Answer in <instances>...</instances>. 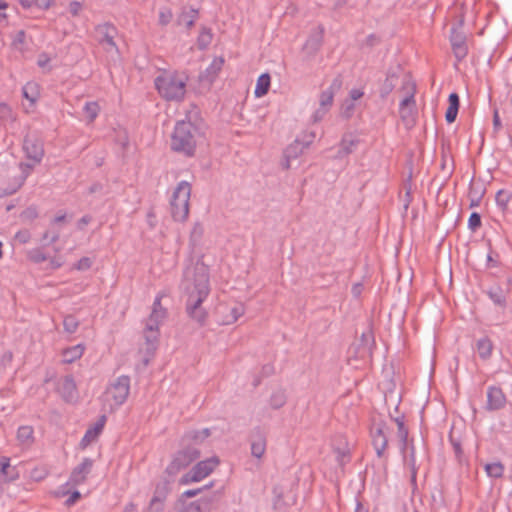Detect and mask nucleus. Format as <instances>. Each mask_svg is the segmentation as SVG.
Listing matches in <instances>:
<instances>
[{"label": "nucleus", "mask_w": 512, "mask_h": 512, "mask_svg": "<svg viewBox=\"0 0 512 512\" xmlns=\"http://www.w3.org/2000/svg\"><path fill=\"white\" fill-rule=\"evenodd\" d=\"M286 403V394L283 390H277L270 397V406L273 409H279Z\"/></svg>", "instance_id": "58836bf2"}, {"label": "nucleus", "mask_w": 512, "mask_h": 512, "mask_svg": "<svg viewBox=\"0 0 512 512\" xmlns=\"http://www.w3.org/2000/svg\"><path fill=\"white\" fill-rule=\"evenodd\" d=\"M200 457V451L195 445H187L179 450L172 458L170 464L166 467L167 476L175 478V476L183 469L188 467L192 462Z\"/></svg>", "instance_id": "39448f33"}, {"label": "nucleus", "mask_w": 512, "mask_h": 512, "mask_svg": "<svg viewBox=\"0 0 512 512\" xmlns=\"http://www.w3.org/2000/svg\"><path fill=\"white\" fill-rule=\"evenodd\" d=\"M210 434L211 432L210 429L208 428H204L201 430H190L184 434L182 438V443H187L188 445H190V442H193L194 444H198L204 441L206 438H208Z\"/></svg>", "instance_id": "4be33fe9"}, {"label": "nucleus", "mask_w": 512, "mask_h": 512, "mask_svg": "<svg viewBox=\"0 0 512 512\" xmlns=\"http://www.w3.org/2000/svg\"><path fill=\"white\" fill-rule=\"evenodd\" d=\"M493 343L488 337H482L476 342V350L482 360H488L493 351Z\"/></svg>", "instance_id": "b1692460"}, {"label": "nucleus", "mask_w": 512, "mask_h": 512, "mask_svg": "<svg viewBox=\"0 0 512 512\" xmlns=\"http://www.w3.org/2000/svg\"><path fill=\"white\" fill-rule=\"evenodd\" d=\"M92 466L93 460L90 458H84L82 462L72 470L70 481L75 485L83 483L86 480L87 475L91 472Z\"/></svg>", "instance_id": "4468645a"}, {"label": "nucleus", "mask_w": 512, "mask_h": 512, "mask_svg": "<svg viewBox=\"0 0 512 512\" xmlns=\"http://www.w3.org/2000/svg\"><path fill=\"white\" fill-rule=\"evenodd\" d=\"M22 95L32 104H34L39 97L38 84L35 82H27L22 88Z\"/></svg>", "instance_id": "473e14b6"}, {"label": "nucleus", "mask_w": 512, "mask_h": 512, "mask_svg": "<svg viewBox=\"0 0 512 512\" xmlns=\"http://www.w3.org/2000/svg\"><path fill=\"white\" fill-rule=\"evenodd\" d=\"M17 440L22 445H30L34 441V429L32 426L23 425L17 430Z\"/></svg>", "instance_id": "c85d7f7f"}, {"label": "nucleus", "mask_w": 512, "mask_h": 512, "mask_svg": "<svg viewBox=\"0 0 512 512\" xmlns=\"http://www.w3.org/2000/svg\"><path fill=\"white\" fill-rule=\"evenodd\" d=\"M197 128L186 120L178 121L171 137V148L186 156H193L196 148Z\"/></svg>", "instance_id": "f03ea898"}, {"label": "nucleus", "mask_w": 512, "mask_h": 512, "mask_svg": "<svg viewBox=\"0 0 512 512\" xmlns=\"http://www.w3.org/2000/svg\"><path fill=\"white\" fill-rule=\"evenodd\" d=\"M198 15L199 12L197 9H183L180 15L178 16L177 22L179 25L184 24L188 29H190L195 24Z\"/></svg>", "instance_id": "bb28decb"}, {"label": "nucleus", "mask_w": 512, "mask_h": 512, "mask_svg": "<svg viewBox=\"0 0 512 512\" xmlns=\"http://www.w3.org/2000/svg\"><path fill=\"white\" fill-rule=\"evenodd\" d=\"M181 289L187 295L186 311L189 317L203 325L207 312L201 304L210 293L208 267L201 261L187 266L183 272Z\"/></svg>", "instance_id": "f257e3e1"}, {"label": "nucleus", "mask_w": 512, "mask_h": 512, "mask_svg": "<svg viewBox=\"0 0 512 512\" xmlns=\"http://www.w3.org/2000/svg\"><path fill=\"white\" fill-rule=\"evenodd\" d=\"M159 325L160 323L158 321L149 316L144 330V339L146 344V357L144 359L145 365L149 363L150 357L154 355V352L157 348L159 338Z\"/></svg>", "instance_id": "6e6552de"}, {"label": "nucleus", "mask_w": 512, "mask_h": 512, "mask_svg": "<svg viewBox=\"0 0 512 512\" xmlns=\"http://www.w3.org/2000/svg\"><path fill=\"white\" fill-rule=\"evenodd\" d=\"M159 94L168 101H180L186 92V78L177 73H163L155 79Z\"/></svg>", "instance_id": "7ed1b4c3"}, {"label": "nucleus", "mask_w": 512, "mask_h": 512, "mask_svg": "<svg viewBox=\"0 0 512 512\" xmlns=\"http://www.w3.org/2000/svg\"><path fill=\"white\" fill-rule=\"evenodd\" d=\"M303 151L304 149H302L300 139H295V141L286 148L285 155L288 159L297 158L300 154L303 153Z\"/></svg>", "instance_id": "37998d69"}, {"label": "nucleus", "mask_w": 512, "mask_h": 512, "mask_svg": "<svg viewBox=\"0 0 512 512\" xmlns=\"http://www.w3.org/2000/svg\"><path fill=\"white\" fill-rule=\"evenodd\" d=\"M486 294L495 305H498L500 307L506 306V297L503 289L500 286L489 288Z\"/></svg>", "instance_id": "7c9ffc66"}, {"label": "nucleus", "mask_w": 512, "mask_h": 512, "mask_svg": "<svg viewBox=\"0 0 512 512\" xmlns=\"http://www.w3.org/2000/svg\"><path fill=\"white\" fill-rule=\"evenodd\" d=\"M191 196V184L180 181L173 191L170 201L171 215L175 221L183 222L189 215V201Z\"/></svg>", "instance_id": "20e7f679"}, {"label": "nucleus", "mask_w": 512, "mask_h": 512, "mask_svg": "<svg viewBox=\"0 0 512 512\" xmlns=\"http://www.w3.org/2000/svg\"><path fill=\"white\" fill-rule=\"evenodd\" d=\"M403 89L407 90V95L400 102L399 108L407 109V108L415 107L416 106L415 98H414L415 91H416L415 85L410 83L409 81H406L403 84Z\"/></svg>", "instance_id": "cd10ccee"}, {"label": "nucleus", "mask_w": 512, "mask_h": 512, "mask_svg": "<svg viewBox=\"0 0 512 512\" xmlns=\"http://www.w3.org/2000/svg\"><path fill=\"white\" fill-rule=\"evenodd\" d=\"M211 486H212V483H210L209 485H205V486H203L201 488L186 490L185 492H183L182 496L183 497H187V498L195 497L199 493H201L203 490H205L207 488H210Z\"/></svg>", "instance_id": "0e129e2a"}, {"label": "nucleus", "mask_w": 512, "mask_h": 512, "mask_svg": "<svg viewBox=\"0 0 512 512\" xmlns=\"http://www.w3.org/2000/svg\"><path fill=\"white\" fill-rule=\"evenodd\" d=\"M355 111V103L350 100L344 101L341 108V116L345 119H350Z\"/></svg>", "instance_id": "3c124183"}, {"label": "nucleus", "mask_w": 512, "mask_h": 512, "mask_svg": "<svg viewBox=\"0 0 512 512\" xmlns=\"http://www.w3.org/2000/svg\"><path fill=\"white\" fill-rule=\"evenodd\" d=\"M487 401L485 409L487 411H497L502 409L506 404V396L502 389L498 386H489L487 388Z\"/></svg>", "instance_id": "ddd939ff"}, {"label": "nucleus", "mask_w": 512, "mask_h": 512, "mask_svg": "<svg viewBox=\"0 0 512 512\" xmlns=\"http://www.w3.org/2000/svg\"><path fill=\"white\" fill-rule=\"evenodd\" d=\"M105 422L106 416L102 415L92 427L86 430L80 442V445L83 448L87 447L90 443H92L98 438V436L100 435L104 428Z\"/></svg>", "instance_id": "f3484780"}, {"label": "nucleus", "mask_w": 512, "mask_h": 512, "mask_svg": "<svg viewBox=\"0 0 512 512\" xmlns=\"http://www.w3.org/2000/svg\"><path fill=\"white\" fill-rule=\"evenodd\" d=\"M449 106L445 113V119L447 123H453L458 115L459 106H460V98L459 95L455 92L451 93L448 97Z\"/></svg>", "instance_id": "412c9836"}, {"label": "nucleus", "mask_w": 512, "mask_h": 512, "mask_svg": "<svg viewBox=\"0 0 512 512\" xmlns=\"http://www.w3.org/2000/svg\"><path fill=\"white\" fill-rule=\"evenodd\" d=\"M271 77L268 73L261 74L256 83L254 94L256 97L266 95L270 88Z\"/></svg>", "instance_id": "c756f323"}, {"label": "nucleus", "mask_w": 512, "mask_h": 512, "mask_svg": "<svg viewBox=\"0 0 512 512\" xmlns=\"http://www.w3.org/2000/svg\"><path fill=\"white\" fill-rule=\"evenodd\" d=\"M84 350L85 347L82 344L66 348L62 353L63 362L67 364L73 363L82 357Z\"/></svg>", "instance_id": "393cba45"}, {"label": "nucleus", "mask_w": 512, "mask_h": 512, "mask_svg": "<svg viewBox=\"0 0 512 512\" xmlns=\"http://www.w3.org/2000/svg\"><path fill=\"white\" fill-rule=\"evenodd\" d=\"M28 259L39 264L46 261L47 256L40 248H33L28 251Z\"/></svg>", "instance_id": "09e8293b"}, {"label": "nucleus", "mask_w": 512, "mask_h": 512, "mask_svg": "<svg viewBox=\"0 0 512 512\" xmlns=\"http://www.w3.org/2000/svg\"><path fill=\"white\" fill-rule=\"evenodd\" d=\"M360 140L353 136L352 134H345L343 135L340 144L339 149L337 152V158H343L352 152L357 148Z\"/></svg>", "instance_id": "a211bd4d"}, {"label": "nucleus", "mask_w": 512, "mask_h": 512, "mask_svg": "<svg viewBox=\"0 0 512 512\" xmlns=\"http://www.w3.org/2000/svg\"><path fill=\"white\" fill-rule=\"evenodd\" d=\"M173 14L169 8H162L159 11V24L166 26L172 20Z\"/></svg>", "instance_id": "4d7b16f0"}, {"label": "nucleus", "mask_w": 512, "mask_h": 512, "mask_svg": "<svg viewBox=\"0 0 512 512\" xmlns=\"http://www.w3.org/2000/svg\"><path fill=\"white\" fill-rule=\"evenodd\" d=\"M396 75L395 74H388L384 82L382 83L380 87V96L381 98H386L395 88L396 85Z\"/></svg>", "instance_id": "72a5a7b5"}, {"label": "nucleus", "mask_w": 512, "mask_h": 512, "mask_svg": "<svg viewBox=\"0 0 512 512\" xmlns=\"http://www.w3.org/2000/svg\"><path fill=\"white\" fill-rule=\"evenodd\" d=\"M405 452H406V450L404 452H402L404 454V456H403L404 462L410 467L412 481H415L416 475H417V469H416V459H415L414 447L413 446L411 447V452L409 455H406Z\"/></svg>", "instance_id": "79ce46f5"}, {"label": "nucleus", "mask_w": 512, "mask_h": 512, "mask_svg": "<svg viewBox=\"0 0 512 512\" xmlns=\"http://www.w3.org/2000/svg\"><path fill=\"white\" fill-rule=\"evenodd\" d=\"M487 475L491 478H501L504 473V466L501 462L487 463L484 466Z\"/></svg>", "instance_id": "f704fd0d"}, {"label": "nucleus", "mask_w": 512, "mask_h": 512, "mask_svg": "<svg viewBox=\"0 0 512 512\" xmlns=\"http://www.w3.org/2000/svg\"><path fill=\"white\" fill-rule=\"evenodd\" d=\"M224 60L223 58H215L211 62V64L206 68L204 74L205 77L210 78L211 82L215 79L218 72L221 70L223 66Z\"/></svg>", "instance_id": "c9c22d12"}, {"label": "nucleus", "mask_w": 512, "mask_h": 512, "mask_svg": "<svg viewBox=\"0 0 512 512\" xmlns=\"http://www.w3.org/2000/svg\"><path fill=\"white\" fill-rule=\"evenodd\" d=\"M450 42L457 62H461L468 54L466 36L453 27L451 29Z\"/></svg>", "instance_id": "f8f14e48"}, {"label": "nucleus", "mask_w": 512, "mask_h": 512, "mask_svg": "<svg viewBox=\"0 0 512 512\" xmlns=\"http://www.w3.org/2000/svg\"><path fill=\"white\" fill-rule=\"evenodd\" d=\"M34 162L31 161V163L27 162H21L19 163V169L21 171V175L17 178L14 186L10 189L5 190V195H11L15 193L25 182L31 171L33 170Z\"/></svg>", "instance_id": "6ab92c4d"}, {"label": "nucleus", "mask_w": 512, "mask_h": 512, "mask_svg": "<svg viewBox=\"0 0 512 512\" xmlns=\"http://www.w3.org/2000/svg\"><path fill=\"white\" fill-rule=\"evenodd\" d=\"M361 345L365 352L370 353L375 345L374 337L371 331L363 332L361 335Z\"/></svg>", "instance_id": "49530a36"}, {"label": "nucleus", "mask_w": 512, "mask_h": 512, "mask_svg": "<svg viewBox=\"0 0 512 512\" xmlns=\"http://www.w3.org/2000/svg\"><path fill=\"white\" fill-rule=\"evenodd\" d=\"M481 224H482V222H481L480 214L477 212H472L468 219V228L472 232H475V231H477V229H479L481 227Z\"/></svg>", "instance_id": "603ef678"}, {"label": "nucleus", "mask_w": 512, "mask_h": 512, "mask_svg": "<svg viewBox=\"0 0 512 512\" xmlns=\"http://www.w3.org/2000/svg\"><path fill=\"white\" fill-rule=\"evenodd\" d=\"M213 39L212 30L208 27H202L197 37V48L201 51L206 50L211 44Z\"/></svg>", "instance_id": "2f4dec72"}, {"label": "nucleus", "mask_w": 512, "mask_h": 512, "mask_svg": "<svg viewBox=\"0 0 512 512\" xmlns=\"http://www.w3.org/2000/svg\"><path fill=\"white\" fill-rule=\"evenodd\" d=\"M96 32L98 34L99 43L107 52L114 51L116 54L119 53V49L114 40L118 31L114 25L110 23L100 24L96 27Z\"/></svg>", "instance_id": "1a4fd4ad"}, {"label": "nucleus", "mask_w": 512, "mask_h": 512, "mask_svg": "<svg viewBox=\"0 0 512 512\" xmlns=\"http://www.w3.org/2000/svg\"><path fill=\"white\" fill-rule=\"evenodd\" d=\"M415 107L403 109L399 108V114L401 119L406 122L407 124L413 122V113H414Z\"/></svg>", "instance_id": "bf43d9fd"}, {"label": "nucleus", "mask_w": 512, "mask_h": 512, "mask_svg": "<svg viewBox=\"0 0 512 512\" xmlns=\"http://www.w3.org/2000/svg\"><path fill=\"white\" fill-rule=\"evenodd\" d=\"M495 201L499 207L505 209L510 201V194L505 190H499L496 194Z\"/></svg>", "instance_id": "5fc2aeb1"}, {"label": "nucleus", "mask_w": 512, "mask_h": 512, "mask_svg": "<svg viewBox=\"0 0 512 512\" xmlns=\"http://www.w3.org/2000/svg\"><path fill=\"white\" fill-rule=\"evenodd\" d=\"M167 315V311L164 308L160 309H152V312L150 314V317H152L154 320L158 321L160 324L165 319Z\"/></svg>", "instance_id": "680f3d73"}, {"label": "nucleus", "mask_w": 512, "mask_h": 512, "mask_svg": "<svg viewBox=\"0 0 512 512\" xmlns=\"http://www.w3.org/2000/svg\"><path fill=\"white\" fill-rule=\"evenodd\" d=\"M244 314V307L241 304L235 305L230 308V313L227 316L226 320H224V324H232L236 322L239 317Z\"/></svg>", "instance_id": "c03bdc74"}, {"label": "nucleus", "mask_w": 512, "mask_h": 512, "mask_svg": "<svg viewBox=\"0 0 512 512\" xmlns=\"http://www.w3.org/2000/svg\"><path fill=\"white\" fill-rule=\"evenodd\" d=\"M83 111L87 116L88 122L91 123L97 118L100 107L96 101H90L85 103Z\"/></svg>", "instance_id": "e433bc0d"}, {"label": "nucleus", "mask_w": 512, "mask_h": 512, "mask_svg": "<svg viewBox=\"0 0 512 512\" xmlns=\"http://www.w3.org/2000/svg\"><path fill=\"white\" fill-rule=\"evenodd\" d=\"M63 327L67 333H75L79 327V321L73 315H67L63 320Z\"/></svg>", "instance_id": "a18cd8bd"}, {"label": "nucleus", "mask_w": 512, "mask_h": 512, "mask_svg": "<svg viewBox=\"0 0 512 512\" xmlns=\"http://www.w3.org/2000/svg\"><path fill=\"white\" fill-rule=\"evenodd\" d=\"M323 33L324 29L322 27H319L318 30H316L309 36L308 40L306 41V46H310L314 49H317L322 43Z\"/></svg>", "instance_id": "a19ab883"}, {"label": "nucleus", "mask_w": 512, "mask_h": 512, "mask_svg": "<svg viewBox=\"0 0 512 512\" xmlns=\"http://www.w3.org/2000/svg\"><path fill=\"white\" fill-rule=\"evenodd\" d=\"M10 467V459L7 457H2L0 459V478L1 477H8L5 482H11L18 478V473H15L13 475H9L8 468Z\"/></svg>", "instance_id": "ea45409f"}, {"label": "nucleus", "mask_w": 512, "mask_h": 512, "mask_svg": "<svg viewBox=\"0 0 512 512\" xmlns=\"http://www.w3.org/2000/svg\"><path fill=\"white\" fill-rule=\"evenodd\" d=\"M340 86L341 82L338 79H335L330 85V87L322 91L319 98V103L321 107L329 110L333 103L335 90L339 89Z\"/></svg>", "instance_id": "aec40b11"}, {"label": "nucleus", "mask_w": 512, "mask_h": 512, "mask_svg": "<svg viewBox=\"0 0 512 512\" xmlns=\"http://www.w3.org/2000/svg\"><path fill=\"white\" fill-rule=\"evenodd\" d=\"M218 463L219 460L216 457L198 462L189 472L180 478L179 483L182 485H188L192 482L201 481L213 472Z\"/></svg>", "instance_id": "423d86ee"}, {"label": "nucleus", "mask_w": 512, "mask_h": 512, "mask_svg": "<svg viewBox=\"0 0 512 512\" xmlns=\"http://www.w3.org/2000/svg\"><path fill=\"white\" fill-rule=\"evenodd\" d=\"M397 425V436L401 442V451L404 452L408 447V429L405 425L404 415L392 418Z\"/></svg>", "instance_id": "5701e85b"}, {"label": "nucleus", "mask_w": 512, "mask_h": 512, "mask_svg": "<svg viewBox=\"0 0 512 512\" xmlns=\"http://www.w3.org/2000/svg\"><path fill=\"white\" fill-rule=\"evenodd\" d=\"M23 151L28 160L39 164L45 154L43 140L36 134H27L23 140Z\"/></svg>", "instance_id": "0eeeda50"}, {"label": "nucleus", "mask_w": 512, "mask_h": 512, "mask_svg": "<svg viewBox=\"0 0 512 512\" xmlns=\"http://www.w3.org/2000/svg\"><path fill=\"white\" fill-rule=\"evenodd\" d=\"M164 505L165 504H163V503L156 502V501L154 502L153 500H150L149 506H148L146 512H163Z\"/></svg>", "instance_id": "69168bd1"}, {"label": "nucleus", "mask_w": 512, "mask_h": 512, "mask_svg": "<svg viewBox=\"0 0 512 512\" xmlns=\"http://www.w3.org/2000/svg\"><path fill=\"white\" fill-rule=\"evenodd\" d=\"M387 430L388 427L383 421L374 423L371 429L372 444L379 458L385 456V450L388 445Z\"/></svg>", "instance_id": "9d476101"}, {"label": "nucleus", "mask_w": 512, "mask_h": 512, "mask_svg": "<svg viewBox=\"0 0 512 512\" xmlns=\"http://www.w3.org/2000/svg\"><path fill=\"white\" fill-rule=\"evenodd\" d=\"M265 451L266 439L260 431H257L255 438L251 442V454L256 458H261Z\"/></svg>", "instance_id": "a878e982"}, {"label": "nucleus", "mask_w": 512, "mask_h": 512, "mask_svg": "<svg viewBox=\"0 0 512 512\" xmlns=\"http://www.w3.org/2000/svg\"><path fill=\"white\" fill-rule=\"evenodd\" d=\"M203 234V228L201 226V224L199 223H196L194 226H193V229L191 231V239L193 241H196L198 240L199 238H201Z\"/></svg>", "instance_id": "774afa93"}, {"label": "nucleus", "mask_w": 512, "mask_h": 512, "mask_svg": "<svg viewBox=\"0 0 512 512\" xmlns=\"http://www.w3.org/2000/svg\"><path fill=\"white\" fill-rule=\"evenodd\" d=\"M58 391L66 402L74 400L77 395V387L73 376H65L58 385Z\"/></svg>", "instance_id": "dca6fc26"}, {"label": "nucleus", "mask_w": 512, "mask_h": 512, "mask_svg": "<svg viewBox=\"0 0 512 512\" xmlns=\"http://www.w3.org/2000/svg\"><path fill=\"white\" fill-rule=\"evenodd\" d=\"M15 239L18 240L20 243L25 244L30 241L31 234H30L29 230H26V229L20 230L16 233Z\"/></svg>", "instance_id": "e2e57ef3"}, {"label": "nucleus", "mask_w": 512, "mask_h": 512, "mask_svg": "<svg viewBox=\"0 0 512 512\" xmlns=\"http://www.w3.org/2000/svg\"><path fill=\"white\" fill-rule=\"evenodd\" d=\"M48 471L44 467H35L30 471V477L34 481H41L46 478Z\"/></svg>", "instance_id": "6e6d98bb"}, {"label": "nucleus", "mask_w": 512, "mask_h": 512, "mask_svg": "<svg viewBox=\"0 0 512 512\" xmlns=\"http://www.w3.org/2000/svg\"><path fill=\"white\" fill-rule=\"evenodd\" d=\"M130 392V378L126 375L119 376L109 388L114 403L118 406L122 405L128 398Z\"/></svg>", "instance_id": "9b49d317"}, {"label": "nucleus", "mask_w": 512, "mask_h": 512, "mask_svg": "<svg viewBox=\"0 0 512 512\" xmlns=\"http://www.w3.org/2000/svg\"><path fill=\"white\" fill-rule=\"evenodd\" d=\"M315 137H316V133L314 131H304L296 139H300V144L302 146V149H306L311 145V143L314 141Z\"/></svg>", "instance_id": "8fccbe9b"}, {"label": "nucleus", "mask_w": 512, "mask_h": 512, "mask_svg": "<svg viewBox=\"0 0 512 512\" xmlns=\"http://www.w3.org/2000/svg\"><path fill=\"white\" fill-rule=\"evenodd\" d=\"M174 478L172 477H163L161 478L155 485V489L153 492V496L151 500L154 502H160L165 504V501L171 491V484L173 483Z\"/></svg>", "instance_id": "2eb2a0df"}, {"label": "nucleus", "mask_w": 512, "mask_h": 512, "mask_svg": "<svg viewBox=\"0 0 512 512\" xmlns=\"http://www.w3.org/2000/svg\"><path fill=\"white\" fill-rule=\"evenodd\" d=\"M92 266V260L89 257H82L76 264L75 269L79 271H86Z\"/></svg>", "instance_id": "052dcab7"}, {"label": "nucleus", "mask_w": 512, "mask_h": 512, "mask_svg": "<svg viewBox=\"0 0 512 512\" xmlns=\"http://www.w3.org/2000/svg\"><path fill=\"white\" fill-rule=\"evenodd\" d=\"M60 239V232L59 231H46L42 235L41 241L44 243V245H50L53 243H56Z\"/></svg>", "instance_id": "864d4df0"}, {"label": "nucleus", "mask_w": 512, "mask_h": 512, "mask_svg": "<svg viewBox=\"0 0 512 512\" xmlns=\"http://www.w3.org/2000/svg\"><path fill=\"white\" fill-rule=\"evenodd\" d=\"M50 61H51L50 56L47 53L42 52L38 55L37 65L40 68L46 69L49 72L52 69L51 66H49Z\"/></svg>", "instance_id": "13d9d810"}, {"label": "nucleus", "mask_w": 512, "mask_h": 512, "mask_svg": "<svg viewBox=\"0 0 512 512\" xmlns=\"http://www.w3.org/2000/svg\"><path fill=\"white\" fill-rule=\"evenodd\" d=\"M208 506V501L197 500L185 505L179 512H205Z\"/></svg>", "instance_id": "4c0bfd02"}, {"label": "nucleus", "mask_w": 512, "mask_h": 512, "mask_svg": "<svg viewBox=\"0 0 512 512\" xmlns=\"http://www.w3.org/2000/svg\"><path fill=\"white\" fill-rule=\"evenodd\" d=\"M328 112V109H325L323 107H319L312 115V121L314 123H317L319 121H321L324 116L326 115V113Z\"/></svg>", "instance_id": "338daca9"}, {"label": "nucleus", "mask_w": 512, "mask_h": 512, "mask_svg": "<svg viewBox=\"0 0 512 512\" xmlns=\"http://www.w3.org/2000/svg\"><path fill=\"white\" fill-rule=\"evenodd\" d=\"M38 217V210L36 206H29L20 214V219L23 222H32Z\"/></svg>", "instance_id": "de8ad7c7"}]
</instances>
